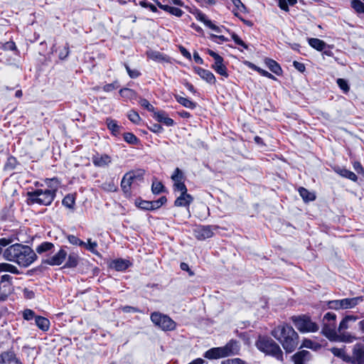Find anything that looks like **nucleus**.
<instances>
[{"label":"nucleus","mask_w":364,"mask_h":364,"mask_svg":"<svg viewBox=\"0 0 364 364\" xmlns=\"http://www.w3.org/2000/svg\"><path fill=\"white\" fill-rule=\"evenodd\" d=\"M4 257L8 261L26 267L36 259L37 256L29 246L16 243L6 249Z\"/></svg>","instance_id":"1"},{"label":"nucleus","mask_w":364,"mask_h":364,"mask_svg":"<svg viewBox=\"0 0 364 364\" xmlns=\"http://www.w3.org/2000/svg\"><path fill=\"white\" fill-rule=\"evenodd\" d=\"M272 335L280 342L287 353L293 352L299 344V336L289 324L277 326L272 331Z\"/></svg>","instance_id":"2"},{"label":"nucleus","mask_w":364,"mask_h":364,"mask_svg":"<svg viewBox=\"0 0 364 364\" xmlns=\"http://www.w3.org/2000/svg\"><path fill=\"white\" fill-rule=\"evenodd\" d=\"M58 185L49 186L46 188H38L33 191L28 192V203H37L41 205H50L56 196Z\"/></svg>","instance_id":"3"},{"label":"nucleus","mask_w":364,"mask_h":364,"mask_svg":"<svg viewBox=\"0 0 364 364\" xmlns=\"http://www.w3.org/2000/svg\"><path fill=\"white\" fill-rule=\"evenodd\" d=\"M257 348L267 355H271L278 360H283V352L279 346L267 336H259L256 342Z\"/></svg>","instance_id":"4"},{"label":"nucleus","mask_w":364,"mask_h":364,"mask_svg":"<svg viewBox=\"0 0 364 364\" xmlns=\"http://www.w3.org/2000/svg\"><path fill=\"white\" fill-rule=\"evenodd\" d=\"M321 333L330 341L336 336V315L332 312L326 313L322 319Z\"/></svg>","instance_id":"5"},{"label":"nucleus","mask_w":364,"mask_h":364,"mask_svg":"<svg viewBox=\"0 0 364 364\" xmlns=\"http://www.w3.org/2000/svg\"><path fill=\"white\" fill-rule=\"evenodd\" d=\"M151 321L163 331H173L176 324L168 316L159 312H154L151 314Z\"/></svg>","instance_id":"6"},{"label":"nucleus","mask_w":364,"mask_h":364,"mask_svg":"<svg viewBox=\"0 0 364 364\" xmlns=\"http://www.w3.org/2000/svg\"><path fill=\"white\" fill-rule=\"evenodd\" d=\"M291 320L300 332H316L319 329L318 324L313 322L308 316H294Z\"/></svg>","instance_id":"7"},{"label":"nucleus","mask_w":364,"mask_h":364,"mask_svg":"<svg viewBox=\"0 0 364 364\" xmlns=\"http://www.w3.org/2000/svg\"><path fill=\"white\" fill-rule=\"evenodd\" d=\"M349 363L353 364H364V345L356 343L353 348V355H350Z\"/></svg>","instance_id":"8"},{"label":"nucleus","mask_w":364,"mask_h":364,"mask_svg":"<svg viewBox=\"0 0 364 364\" xmlns=\"http://www.w3.org/2000/svg\"><path fill=\"white\" fill-rule=\"evenodd\" d=\"M92 161L96 167L106 168L112 164V160L108 154L97 153L92 156Z\"/></svg>","instance_id":"9"},{"label":"nucleus","mask_w":364,"mask_h":364,"mask_svg":"<svg viewBox=\"0 0 364 364\" xmlns=\"http://www.w3.org/2000/svg\"><path fill=\"white\" fill-rule=\"evenodd\" d=\"M66 256L67 252L64 250L61 249L55 255L45 259L43 263L52 266L60 265L65 259Z\"/></svg>","instance_id":"10"},{"label":"nucleus","mask_w":364,"mask_h":364,"mask_svg":"<svg viewBox=\"0 0 364 364\" xmlns=\"http://www.w3.org/2000/svg\"><path fill=\"white\" fill-rule=\"evenodd\" d=\"M195 236L200 240L210 238L213 235V232L210 226H199L195 230Z\"/></svg>","instance_id":"11"},{"label":"nucleus","mask_w":364,"mask_h":364,"mask_svg":"<svg viewBox=\"0 0 364 364\" xmlns=\"http://www.w3.org/2000/svg\"><path fill=\"white\" fill-rule=\"evenodd\" d=\"M310 359L311 353L306 350L299 351L292 356L294 364H306Z\"/></svg>","instance_id":"12"},{"label":"nucleus","mask_w":364,"mask_h":364,"mask_svg":"<svg viewBox=\"0 0 364 364\" xmlns=\"http://www.w3.org/2000/svg\"><path fill=\"white\" fill-rule=\"evenodd\" d=\"M224 357L230 356L232 355L237 354L240 347L238 343L235 341H231L225 346L221 347Z\"/></svg>","instance_id":"13"},{"label":"nucleus","mask_w":364,"mask_h":364,"mask_svg":"<svg viewBox=\"0 0 364 364\" xmlns=\"http://www.w3.org/2000/svg\"><path fill=\"white\" fill-rule=\"evenodd\" d=\"M196 73L204 80L210 84L215 83L214 75L209 70L197 67L194 68Z\"/></svg>","instance_id":"14"},{"label":"nucleus","mask_w":364,"mask_h":364,"mask_svg":"<svg viewBox=\"0 0 364 364\" xmlns=\"http://www.w3.org/2000/svg\"><path fill=\"white\" fill-rule=\"evenodd\" d=\"M146 55L149 59L159 63H168L170 61L168 56L156 50L147 51Z\"/></svg>","instance_id":"15"},{"label":"nucleus","mask_w":364,"mask_h":364,"mask_svg":"<svg viewBox=\"0 0 364 364\" xmlns=\"http://www.w3.org/2000/svg\"><path fill=\"white\" fill-rule=\"evenodd\" d=\"M195 15H196V18L203 22L206 26H208V28H210V29L215 31V32L217 33H220L221 32V30L220 28L215 26V24H213L211 21H210L209 19L207 18L206 16L203 14L201 11H197L196 13H195Z\"/></svg>","instance_id":"16"},{"label":"nucleus","mask_w":364,"mask_h":364,"mask_svg":"<svg viewBox=\"0 0 364 364\" xmlns=\"http://www.w3.org/2000/svg\"><path fill=\"white\" fill-rule=\"evenodd\" d=\"M136 176L133 173H127L121 181V188L124 193H129Z\"/></svg>","instance_id":"17"},{"label":"nucleus","mask_w":364,"mask_h":364,"mask_svg":"<svg viewBox=\"0 0 364 364\" xmlns=\"http://www.w3.org/2000/svg\"><path fill=\"white\" fill-rule=\"evenodd\" d=\"M356 340V337L350 333L339 332L336 333V336L331 339V341H341L344 343H353Z\"/></svg>","instance_id":"18"},{"label":"nucleus","mask_w":364,"mask_h":364,"mask_svg":"<svg viewBox=\"0 0 364 364\" xmlns=\"http://www.w3.org/2000/svg\"><path fill=\"white\" fill-rule=\"evenodd\" d=\"M193 200V198L190 194L187 193H181L176 199L174 205L177 207H187L192 203Z\"/></svg>","instance_id":"19"},{"label":"nucleus","mask_w":364,"mask_h":364,"mask_svg":"<svg viewBox=\"0 0 364 364\" xmlns=\"http://www.w3.org/2000/svg\"><path fill=\"white\" fill-rule=\"evenodd\" d=\"M154 117L159 122L165 125L171 127L173 124V120L168 117L164 111H156L154 113Z\"/></svg>","instance_id":"20"},{"label":"nucleus","mask_w":364,"mask_h":364,"mask_svg":"<svg viewBox=\"0 0 364 364\" xmlns=\"http://www.w3.org/2000/svg\"><path fill=\"white\" fill-rule=\"evenodd\" d=\"M360 301H362L361 297H354L350 299H341L340 307H341V309H350L356 306Z\"/></svg>","instance_id":"21"},{"label":"nucleus","mask_w":364,"mask_h":364,"mask_svg":"<svg viewBox=\"0 0 364 364\" xmlns=\"http://www.w3.org/2000/svg\"><path fill=\"white\" fill-rule=\"evenodd\" d=\"M0 364H22L13 354L4 353L0 355Z\"/></svg>","instance_id":"22"},{"label":"nucleus","mask_w":364,"mask_h":364,"mask_svg":"<svg viewBox=\"0 0 364 364\" xmlns=\"http://www.w3.org/2000/svg\"><path fill=\"white\" fill-rule=\"evenodd\" d=\"M156 4L160 9L177 17L181 16L183 14V11L178 8L173 7L169 5H164L159 1H156Z\"/></svg>","instance_id":"23"},{"label":"nucleus","mask_w":364,"mask_h":364,"mask_svg":"<svg viewBox=\"0 0 364 364\" xmlns=\"http://www.w3.org/2000/svg\"><path fill=\"white\" fill-rule=\"evenodd\" d=\"M204 357L208 359H218L220 358H223L224 354L221 347L213 348L205 353Z\"/></svg>","instance_id":"24"},{"label":"nucleus","mask_w":364,"mask_h":364,"mask_svg":"<svg viewBox=\"0 0 364 364\" xmlns=\"http://www.w3.org/2000/svg\"><path fill=\"white\" fill-rule=\"evenodd\" d=\"M212 68L215 70V71L219 75L228 77V74L227 73V69L225 65L223 64V58H221L214 63L212 65Z\"/></svg>","instance_id":"25"},{"label":"nucleus","mask_w":364,"mask_h":364,"mask_svg":"<svg viewBox=\"0 0 364 364\" xmlns=\"http://www.w3.org/2000/svg\"><path fill=\"white\" fill-rule=\"evenodd\" d=\"M265 64L269 68V69L277 75H280L282 73V70L280 65L274 60L267 58L265 59Z\"/></svg>","instance_id":"26"},{"label":"nucleus","mask_w":364,"mask_h":364,"mask_svg":"<svg viewBox=\"0 0 364 364\" xmlns=\"http://www.w3.org/2000/svg\"><path fill=\"white\" fill-rule=\"evenodd\" d=\"M35 322L36 326L42 331H46L49 329L50 327V321L45 317L43 316H36Z\"/></svg>","instance_id":"27"},{"label":"nucleus","mask_w":364,"mask_h":364,"mask_svg":"<svg viewBox=\"0 0 364 364\" xmlns=\"http://www.w3.org/2000/svg\"><path fill=\"white\" fill-rule=\"evenodd\" d=\"M309 43L318 51L323 50L326 47V43L323 41L316 38H309Z\"/></svg>","instance_id":"28"},{"label":"nucleus","mask_w":364,"mask_h":364,"mask_svg":"<svg viewBox=\"0 0 364 364\" xmlns=\"http://www.w3.org/2000/svg\"><path fill=\"white\" fill-rule=\"evenodd\" d=\"M106 124L107 128L111 131L113 135L117 136L119 134L121 127L117 124L116 120L107 118Z\"/></svg>","instance_id":"29"},{"label":"nucleus","mask_w":364,"mask_h":364,"mask_svg":"<svg viewBox=\"0 0 364 364\" xmlns=\"http://www.w3.org/2000/svg\"><path fill=\"white\" fill-rule=\"evenodd\" d=\"M11 291V284H0V301H5Z\"/></svg>","instance_id":"30"},{"label":"nucleus","mask_w":364,"mask_h":364,"mask_svg":"<svg viewBox=\"0 0 364 364\" xmlns=\"http://www.w3.org/2000/svg\"><path fill=\"white\" fill-rule=\"evenodd\" d=\"M336 171L342 177L348 178L353 181H356L358 180L357 176L352 171L346 169V168H338Z\"/></svg>","instance_id":"31"},{"label":"nucleus","mask_w":364,"mask_h":364,"mask_svg":"<svg viewBox=\"0 0 364 364\" xmlns=\"http://www.w3.org/2000/svg\"><path fill=\"white\" fill-rule=\"evenodd\" d=\"M129 263L127 260L122 259H116L112 263V267L117 271L125 270L129 267Z\"/></svg>","instance_id":"32"},{"label":"nucleus","mask_w":364,"mask_h":364,"mask_svg":"<svg viewBox=\"0 0 364 364\" xmlns=\"http://www.w3.org/2000/svg\"><path fill=\"white\" fill-rule=\"evenodd\" d=\"M330 350L335 356L341 358L343 360L347 363H349L350 355L346 353L343 348H332Z\"/></svg>","instance_id":"33"},{"label":"nucleus","mask_w":364,"mask_h":364,"mask_svg":"<svg viewBox=\"0 0 364 364\" xmlns=\"http://www.w3.org/2000/svg\"><path fill=\"white\" fill-rule=\"evenodd\" d=\"M100 188L106 192H115L117 191V186L115 184L114 180L110 179L102 183Z\"/></svg>","instance_id":"34"},{"label":"nucleus","mask_w":364,"mask_h":364,"mask_svg":"<svg viewBox=\"0 0 364 364\" xmlns=\"http://www.w3.org/2000/svg\"><path fill=\"white\" fill-rule=\"evenodd\" d=\"M75 203V198L72 194L66 195L63 199L62 203L67 208L70 209L71 210H74V205Z\"/></svg>","instance_id":"35"},{"label":"nucleus","mask_w":364,"mask_h":364,"mask_svg":"<svg viewBox=\"0 0 364 364\" xmlns=\"http://www.w3.org/2000/svg\"><path fill=\"white\" fill-rule=\"evenodd\" d=\"M299 192L301 198L305 201H312L315 199V196L314 193H310L307 189L301 187L299 189Z\"/></svg>","instance_id":"36"},{"label":"nucleus","mask_w":364,"mask_h":364,"mask_svg":"<svg viewBox=\"0 0 364 364\" xmlns=\"http://www.w3.org/2000/svg\"><path fill=\"white\" fill-rule=\"evenodd\" d=\"M9 272L16 274H19V271L15 266L8 263H0V272Z\"/></svg>","instance_id":"37"},{"label":"nucleus","mask_w":364,"mask_h":364,"mask_svg":"<svg viewBox=\"0 0 364 364\" xmlns=\"http://www.w3.org/2000/svg\"><path fill=\"white\" fill-rule=\"evenodd\" d=\"M78 264V256L75 253H71L69 255L68 260L65 264L66 267L72 268L75 267Z\"/></svg>","instance_id":"38"},{"label":"nucleus","mask_w":364,"mask_h":364,"mask_svg":"<svg viewBox=\"0 0 364 364\" xmlns=\"http://www.w3.org/2000/svg\"><path fill=\"white\" fill-rule=\"evenodd\" d=\"M53 247L54 245L52 242H44L36 247V252L38 254H41L51 250Z\"/></svg>","instance_id":"39"},{"label":"nucleus","mask_w":364,"mask_h":364,"mask_svg":"<svg viewBox=\"0 0 364 364\" xmlns=\"http://www.w3.org/2000/svg\"><path fill=\"white\" fill-rule=\"evenodd\" d=\"M176 100L181 105H182L183 106H184L187 108L193 109L195 107V104L192 101H191L190 100H188L186 97H176Z\"/></svg>","instance_id":"40"},{"label":"nucleus","mask_w":364,"mask_h":364,"mask_svg":"<svg viewBox=\"0 0 364 364\" xmlns=\"http://www.w3.org/2000/svg\"><path fill=\"white\" fill-rule=\"evenodd\" d=\"M351 6L358 12L364 14V4L360 0H353Z\"/></svg>","instance_id":"41"},{"label":"nucleus","mask_w":364,"mask_h":364,"mask_svg":"<svg viewBox=\"0 0 364 364\" xmlns=\"http://www.w3.org/2000/svg\"><path fill=\"white\" fill-rule=\"evenodd\" d=\"M124 139L125 141L130 144H136L138 142V139L136 136L130 132H127L124 134Z\"/></svg>","instance_id":"42"},{"label":"nucleus","mask_w":364,"mask_h":364,"mask_svg":"<svg viewBox=\"0 0 364 364\" xmlns=\"http://www.w3.org/2000/svg\"><path fill=\"white\" fill-rule=\"evenodd\" d=\"M173 189L175 191H179L181 193H187V188L183 181L174 182Z\"/></svg>","instance_id":"43"},{"label":"nucleus","mask_w":364,"mask_h":364,"mask_svg":"<svg viewBox=\"0 0 364 364\" xmlns=\"http://www.w3.org/2000/svg\"><path fill=\"white\" fill-rule=\"evenodd\" d=\"M82 247H85L87 250L94 254L97 253V243L96 242L91 241L90 239L87 240V243H85V245H82Z\"/></svg>","instance_id":"44"},{"label":"nucleus","mask_w":364,"mask_h":364,"mask_svg":"<svg viewBox=\"0 0 364 364\" xmlns=\"http://www.w3.org/2000/svg\"><path fill=\"white\" fill-rule=\"evenodd\" d=\"M68 240L69 241V242L72 245H79V246H82V245H85V242L80 240L78 237H77L75 235H70L68 236Z\"/></svg>","instance_id":"45"},{"label":"nucleus","mask_w":364,"mask_h":364,"mask_svg":"<svg viewBox=\"0 0 364 364\" xmlns=\"http://www.w3.org/2000/svg\"><path fill=\"white\" fill-rule=\"evenodd\" d=\"M164 187L163 184L159 181L153 182L152 186H151V190L154 194H159L161 192H162L164 190Z\"/></svg>","instance_id":"46"},{"label":"nucleus","mask_w":364,"mask_h":364,"mask_svg":"<svg viewBox=\"0 0 364 364\" xmlns=\"http://www.w3.org/2000/svg\"><path fill=\"white\" fill-rule=\"evenodd\" d=\"M139 104L141 105V107H144L145 109H146L149 112H151L153 113H154V112H156L155 108L154 107V106L152 105H151L149 103V102L147 100H146V99L140 100Z\"/></svg>","instance_id":"47"},{"label":"nucleus","mask_w":364,"mask_h":364,"mask_svg":"<svg viewBox=\"0 0 364 364\" xmlns=\"http://www.w3.org/2000/svg\"><path fill=\"white\" fill-rule=\"evenodd\" d=\"M183 176L182 171L178 168H176L174 171V173L171 176V179L174 182L182 181Z\"/></svg>","instance_id":"48"},{"label":"nucleus","mask_w":364,"mask_h":364,"mask_svg":"<svg viewBox=\"0 0 364 364\" xmlns=\"http://www.w3.org/2000/svg\"><path fill=\"white\" fill-rule=\"evenodd\" d=\"M119 87V85L117 81H114L112 83L107 84L103 87V90L105 92H109L117 89Z\"/></svg>","instance_id":"49"},{"label":"nucleus","mask_w":364,"mask_h":364,"mask_svg":"<svg viewBox=\"0 0 364 364\" xmlns=\"http://www.w3.org/2000/svg\"><path fill=\"white\" fill-rule=\"evenodd\" d=\"M337 84L339 86V87L344 91V92H348L349 86L348 85V82L342 78H338L337 80Z\"/></svg>","instance_id":"50"},{"label":"nucleus","mask_w":364,"mask_h":364,"mask_svg":"<svg viewBox=\"0 0 364 364\" xmlns=\"http://www.w3.org/2000/svg\"><path fill=\"white\" fill-rule=\"evenodd\" d=\"M232 38L236 44L241 46L245 49H248V46L237 34L232 33Z\"/></svg>","instance_id":"51"},{"label":"nucleus","mask_w":364,"mask_h":364,"mask_svg":"<svg viewBox=\"0 0 364 364\" xmlns=\"http://www.w3.org/2000/svg\"><path fill=\"white\" fill-rule=\"evenodd\" d=\"M128 117L129 120L134 124H138L141 119L139 114L134 111L129 112V113L128 114Z\"/></svg>","instance_id":"52"},{"label":"nucleus","mask_w":364,"mask_h":364,"mask_svg":"<svg viewBox=\"0 0 364 364\" xmlns=\"http://www.w3.org/2000/svg\"><path fill=\"white\" fill-rule=\"evenodd\" d=\"M138 207L143 210H153L151 201L142 200L138 203Z\"/></svg>","instance_id":"53"},{"label":"nucleus","mask_w":364,"mask_h":364,"mask_svg":"<svg viewBox=\"0 0 364 364\" xmlns=\"http://www.w3.org/2000/svg\"><path fill=\"white\" fill-rule=\"evenodd\" d=\"M348 321H347L345 318L341 321L339 326H338V330H337V333H339V332H345L346 329H348L349 328V326H348Z\"/></svg>","instance_id":"54"},{"label":"nucleus","mask_w":364,"mask_h":364,"mask_svg":"<svg viewBox=\"0 0 364 364\" xmlns=\"http://www.w3.org/2000/svg\"><path fill=\"white\" fill-rule=\"evenodd\" d=\"M119 94L123 97H132L134 92L129 88H122L119 90Z\"/></svg>","instance_id":"55"},{"label":"nucleus","mask_w":364,"mask_h":364,"mask_svg":"<svg viewBox=\"0 0 364 364\" xmlns=\"http://www.w3.org/2000/svg\"><path fill=\"white\" fill-rule=\"evenodd\" d=\"M233 3L234 6L237 9V11L241 12H246L245 6L241 2L240 0H231Z\"/></svg>","instance_id":"56"},{"label":"nucleus","mask_w":364,"mask_h":364,"mask_svg":"<svg viewBox=\"0 0 364 364\" xmlns=\"http://www.w3.org/2000/svg\"><path fill=\"white\" fill-rule=\"evenodd\" d=\"M221 364H246V363L240 358H233L225 360Z\"/></svg>","instance_id":"57"},{"label":"nucleus","mask_w":364,"mask_h":364,"mask_svg":"<svg viewBox=\"0 0 364 364\" xmlns=\"http://www.w3.org/2000/svg\"><path fill=\"white\" fill-rule=\"evenodd\" d=\"M23 317L25 320L29 321L35 317V313L31 309H26L23 312Z\"/></svg>","instance_id":"58"},{"label":"nucleus","mask_w":364,"mask_h":364,"mask_svg":"<svg viewBox=\"0 0 364 364\" xmlns=\"http://www.w3.org/2000/svg\"><path fill=\"white\" fill-rule=\"evenodd\" d=\"M139 5L144 8L150 9V10L152 11L153 12L157 11L156 7L154 5H153L152 4H151L146 1H141L139 2Z\"/></svg>","instance_id":"59"},{"label":"nucleus","mask_w":364,"mask_h":364,"mask_svg":"<svg viewBox=\"0 0 364 364\" xmlns=\"http://www.w3.org/2000/svg\"><path fill=\"white\" fill-rule=\"evenodd\" d=\"M125 68H126L129 77L132 78H136V77H139L140 75V73L138 70H131L130 68L127 65H125Z\"/></svg>","instance_id":"60"},{"label":"nucleus","mask_w":364,"mask_h":364,"mask_svg":"<svg viewBox=\"0 0 364 364\" xmlns=\"http://www.w3.org/2000/svg\"><path fill=\"white\" fill-rule=\"evenodd\" d=\"M2 48L4 50H15L16 49V46L14 43V42L13 41H9V42H6L4 44H2Z\"/></svg>","instance_id":"61"},{"label":"nucleus","mask_w":364,"mask_h":364,"mask_svg":"<svg viewBox=\"0 0 364 364\" xmlns=\"http://www.w3.org/2000/svg\"><path fill=\"white\" fill-rule=\"evenodd\" d=\"M149 129L154 133H161L164 130L163 127L159 124H153L149 127Z\"/></svg>","instance_id":"62"},{"label":"nucleus","mask_w":364,"mask_h":364,"mask_svg":"<svg viewBox=\"0 0 364 364\" xmlns=\"http://www.w3.org/2000/svg\"><path fill=\"white\" fill-rule=\"evenodd\" d=\"M255 70L257 71H258L263 76H265L269 79L276 80V77L273 75H272L271 73H269V72H267L263 69L255 67Z\"/></svg>","instance_id":"63"},{"label":"nucleus","mask_w":364,"mask_h":364,"mask_svg":"<svg viewBox=\"0 0 364 364\" xmlns=\"http://www.w3.org/2000/svg\"><path fill=\"white\" fill-rule=\"evenodd\" d=\"M69 53H70V50H69L68 46L66 45V46H65L63 48V49L60 51L59 58L62 60H64L68 56Z\"/></svg>","instance_id":"64"}]
</instances>
